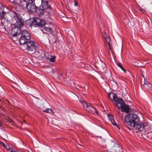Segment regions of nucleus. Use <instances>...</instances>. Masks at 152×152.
I'll list each match as a JSON object with an SVG mask.
<instances>
[{"instance_id": "obj_10", "label": "nucleus", "mask_w": 152, "mask_h": 152, "mask_svg": "<svg viewBox=\"0 0 152 152\" xmlns=\"http://www.w3.org/2000/svg\"><path fill=\"white\" fill-rule=\"evenodd\" d=\"M16 22L15 23V26H18L20 28L22 27L24 24V21L23 19L20 16H19L18 19L16 20Z\"/></svg>"}, {"instance_id": "obj_36", "label": "nucleus", "mask_w": 152, "mask_h": 152, "mask_svg": "<svg viewBox=\"0 0 152 152\" xmlns=\"http://www.w3.org/2000/svg\"><path fill=\"white\" fill-rule=\"evenodd\" d=\"M142 9H141V10H140L141 11H142Z\"/></svg>"}, {"instance_id": "obj_21", "label": "nucleus", "mask_w": 152, "mask_h": 152, "mask_svg": "<svg viewBox=\"0 0 152 152\" xmlns=\"http://www.w3.org/2000/svg\"><path fill=\"white\" fill-rule=\"evenodd\" d=\"M105 38L106 39V40L107 42L108 43L109 47V49L110 50H112V49L111 48V46H110V38L108 36H106V37H105Z\"/></svg>"}, {"instance_id": "obj_20", "label": "nucleus", "mask_w": 152, "mask_h": 152, "mask_svg": "<svg viewBox=\"0 0 152 152\" xmlns=\"http://www.w3.org/2000/svg\"><path fill=\"white\" fill-rule=\"evenodd\" d=\"M4 7L2 5L0 4V14H6V12H4Z\"/></svg>"}, {"instance_id": "obj_4", "label": "nucleus", "mask_w": 152, "mask_h": 152, "mask_svg": "<svg viewBox=\"0 0 152 152\" xmlns=\"http://www.w3.org/2000/svg\"><path fill=\"white\" fill-rule=\"evenodd\" d=\"M21 36L19 37V42L20 45H24L30 39L31 37L27 31L23 30L21 32Z\"/></svg>"}, {"instance_id": "obj_24", "label": "nucleus", "mask_w": 152, "mask_h": 152, "mask_svg": "<svg viewBox=\"0 0 152 152\" xmlns=\"http://www.w3.org/2000/svg\"><path fill=\"white\" fill-rule=\"evenodd\" d=\"M6 119L8 122L11 124H12V123H14V122L12 121V120L10 118L8 117L6 118Z\"/></svg>"}, {"instance_id": "obj_7", "label": "nucleus", "mask_w": 152, "mask_h": 152, "mask_svg": "<svg viewBox=\"0 0 152 152\" xmlns=\"http://www.w3.org/2000/svg\"><path fill=\"white\" fill-rule=\"evenodd\" d=\"M21 32L20 28L15 26L12 28L11 33L13 37H18L20 36Z\"/></svg>"}, {"instance_id": "obj_33", "label": "nucleus", "mask_w": 152, "mask_h": 152, "mask_svg": "<svg viewBox=\"0 0 152 152\" xmlns=\"http://www.w3.org/2000/svg\"><path fill=\"white\" fill-rule=\"evenodd\" d=\"M3 126V124L2 122L0 121V127H2Z\"/></svg>"}, {"instance_id": "obj_6", "label": "nucleus", "mask_w": 152, "mask_h": 152, "mask_svg": "<svg viewBox=\"0 0 152 152\" xmlns=\"http://www.w3.org/2000/svg\"><path fill=\"white\" fill-rule=\"evenodd\" d=\"M27 45V50L31 54L34 53L36 50L37 43L34 41H31L30 40L25 44Z\"/></svg>"}, {"instance_id": "obj_25", "label": "nucleus", "mask_w": 152, "mask_h": 152, "mask_svg": "<svg viewBox=\"0 0 152 152\" xmlns=\"http://www.w3.org/2000/svg\"><path fill=\"white\" fill-rule=\"evenodd\" d=\"M5 14H0V20H1V19H2L4 20V19L5 18Z\"/></svg>"}, {"instance_id": "obj_32", "label": "nucleus", "mask_w": 152, "mask_h": 152, "mask_svg": "<svg viewBox=\"0 0 152 152\" xmlns=\"http://www.w3.org/2000/svg\"><path fill=\"white\" fill-rule=\"evenodd\" d=\"M1 23H2V25L3 26H4V22H5V21H4V20L3 19H1Z\"/></svg>"}, {"instance_id": "obj_29", "label": "nucleus", "mask_w": 152, "mask_h": 152, "mask_svg": "<svg viewBox=\"0 0 152 152\" xmlns=\"http://www.w3.org/2000/svg\"><path fill=\"white\" fill-rule=\"evenodd\" d=\"M0 144L2 146H4V147L6 148V146H6L5 145L4 143L2 141H0Z\"/></svg>"}, {"instance_id": "obj_35", "label": "nucleus", "mask_w": 152, "mask_h": 152, "mask_svg": "<svg viewBox=\"0 0 152 152\" xmlns=\"http://www.w3.org/2000/svg\"><path fill=\"white\" fill-rule=\"evenodd\" d=\"M1 107H2V106H1V105H0V108H1Z\"/></svg>"}, {"instance_id": "obj_26", "label": "nucleus", "mask_w": 152, "mask_h": 152, "mask_svg": "<svg viewBox=\"0 0 152 152\" xmlns=\"http://www.w3.org/2000/svg\"><path fill=\"white\" fill-rule=\"evenodd\" d=\"M52 111V110L50 109L47 108L46 110H43V112H45L46 113H50Z\"/></svg>"}, {"instance_id": "obj_30", "label": "nucleus", "mask_w": 152, "mask_h": 152, "mask_svg": "<svg viewBox=\"0 0 152 152\" xmlns=\"http://www.w3.org/2000/svg\"><path fill=\"white\" fill-rule=\"evenodd\" d=\"M74 2H75V6H78V0H74Z\"/></svg>"}, {"instance_id": "obj_12", "label": "nucleus", "mask_w": 152, "mask_h": 152, "mask_svg": "<svg viewBox=\"0 0 152 152\" xmlns=\"http://www.w3.org/2000/svg\"><path fill=\"white\" fill-rule=\"evenodd\" d=\"M108 116L109 119L111 122L112 124L116 126L119 129H120V128L119 125L116 123L115 122V121L114 120L113 115H111L108 114Z\"/></svg>"}, {"instance_id": "obj_8", "label": "nucleus", "mask_w": 152, "mask_h": 152, "mask_svg": "<svg viewBox=\"0 0 152 152\" xmlns=\"http://www.w3.org/2000/svg\"><path fill=\"white\" fill-rule=\"evenodd\" d=\"M86 111L89 113L94 114L95 113H96L97 115L98 114L99 112H97L95 109L91 105L90 103L86 102Z\"/></svg>"}, {"instance_id": "obj_18", "label": "nucleus", "mask_w": 152, "mask_h": 152, "mask_svg": "<svg viewBox=\"0 0 152 152\" xmlns=\"http://www.w3.org/2000/svg\"><path fill=\"white\" fill-rule=\"evenodd\" d=\"M56 57L55 55L53 56L50 55V57L47 58V60L49 61L50 62H54L56 60Z\"/></svg>"}, {"instance_id": "obj_1", "label": "nucleus", "mask_w": 152, "mask_h": 152, "mask_svg": "<svg viewBox=\"0 0 152 152\" xmlns=\"http://www.w3.org/2000/svg\"><path fill=\"white\" fill-rule=\"evenodd\" d=\"M113 94V100L115 102V104L118 109L127 113L129 112L130 111L129 106L125 104L124 100L122 98H118L116 94Z\"/></svg>"}, {"instance_id": "obj_15", "label": "nucleus", "mask_w": 152, "mask_h": 152, "mask_svg": "<svg viewBox=\"0 0 152 152\" xmlns=\"http://www.w3.org/2000/svg\"><path fill=\"white\" fill-rule=\"evenodd\" d=\"M6 20L8 22L13 21L10 12L5 14V18L4 20L5 21Z\"/></svg>"}, {"instance_id": "obj_37", "label": "nucleus", "mask_w": 152, "mask_h": 152, "mask_svg": "<svg viewBox=\"0 0 152 152\" xmlns=\"http://www.w3.org/2000/svg\"><path fill=\"white\" fill-rule=\"evenodd\" d=\"M1 101V100L0 99V102Z\"/></svg>"}, {"instance_id": "obj_22", "label": "nucleus", "mask_w": 152, "mask_h": 152, "mask_svg": "<svg viewBox=\"0 0 152 152\" xmlns=\"http://www.w3.org/2000/svg\"><path fill=\"white\" fill-rule=\"evenodd\" d=\"M117 65H118V66L122 69V70L125 73H126V70L124 68V67L122 66L121 64L119 63H117Z\"/></svg>"}, {"instance_id": "obj_16", "label": "nucleus", "mask_w": 152, "mask_h": 152, "mask_svg": "<svg viewBox=\"0 0 152 152\" xmlns=\"http://www.w3.org/2000/svg\"><path fill=\"white\" fill-rule=\"evenodd\" d=\"M144 87L148 91H152V85L149 83H144L143 84Z\"/></svg>"}, {"instance_id": "obj_34", "label": "nucleus", "mask_w": 152, "mask_h": 152, "mask_svg": "<svg viewBox=\"0 0 152 152\" xmlns=\"http://www.w3.org/2000/svg\"><path fill=\"white\" fill-rule=\"evenodd\" d=\"M104 35H105V37H106V36H107V35H106V32H104Z\"/></svg>"}, {"instance_id": "obj_23", "label": "nucleus", "mask_w": 152, "mask_h": 152, "mask_svg": "<svg viewBox=\"0 0 152 152\" xmlns=\"http://www.w3.org/2000/svg\"><path fill=\"white\" fill-rule=\"evenodd\" d=\"M6 148L7 150L11 152H14L15 151L14 150H13L12 148H10L9 146H7Z\"/></svg>"}, {"instance_id": "obj_28", "label": "nucleus", "mask_w": 152, "mask_h": 152, "mask_svg": "<svg viewBox=\"0 0 152 152\" xmlns=\"http://www.w3.org/2000/svg\"><path fill=\"white\" fill-rule=\"evenodd\" d=\"M112 93H108V98H109V99L110 100H111V101H112V102H113V101H114V100H113V99H112V98L111 97V96H110V94H112Z\"/></svg>"}, {"instance_id": "obj_9", "label": "nucleus", "mask_w": 152, "mask_h": 152, "mask_svg": "<svg viewBox=\"0 0 152 152\" xmlns=\"http://www.w3.org/2000/svg\"><path fill=\"white\" fill-rule=\"evenodd\" d=\"M146 126V125L145 126L143 123H138L134 124V126L131 127H134L135 129L137 130L136 132H141L142 131Z\"/></svg>"}, {"instance_id": "obj_5", "label": "nucleus", "mask_w": 152, "mask_h": 152, "mask_svg": "<svg viewBox=\"0 0 152 152\" xmlns=\"http://www.w3.org/2000/svg\"><path fill=\"white\" fill-rule=\"evenodd\" d=\"M31 20H28L27 22V23L29 21L30 22L29 24H27V25H29L31 26H34V27L37 26L40 28H43L45 27L46 24V22L44 20L37 17L33 19L31 22Z\"/></svg>"}, {"instance_id": "obj_14", "label": "nucleus", "mask_w": 152, "mask_h": 152, "mask_svg": "<svg viewBox=\"0 0 152 152\" xmlns=\"http://www.w3.org/2000/svg\"><path fill=\"white\" fill-rule=\"evenodd\" d=\"M10 13L13 21L18 19L20 15L19 14L17 13L15 11L11 12Z\"/></svg>"}, {"instance_id": "obj_2", "label": "nucleus", "mask_w": 152, "mask_h": 152, "mask_svg": "<svg viewBox=\"0 0 152 152\" xmlns=\"http://www.w3.org/2000/svg\"><path fill=\"white\" fill-rule=\"evenodd\" d=\"M20 5L22 9H26L29 12L35 13L37 6L31 0H20Z\"/></svg>"}, {"instance_id": "obj_19", "label": "nucleus", "mask_w": 152, "mask_h": 152, "mask_svg": "<svg viewBox=\"0 0 152 152\" xmlns=\"http://www.w3.org/2000/svg\"><path fill=\"white\" fill-rule=\"evenodd\" d=\"M44 29L45 31L47 32H49L50 34H52L53 33L52 29L50 28L45 27L44 28Z\"/></svg>"}, {"instance_id": "obj_11", "label": "nucleus", "mask_w": 152, "mask_h": 152, "mask_svg": "<svg viewBox=\"0 0 152 152\" xmlns=\"http://www.w3.org/2000/svg\"><path fill=\"white\" fill-rule=\"evenodd\" d=\"M35 13H37L40 16L43 15L45 12V10L41 5L37 7Z\"/></svg>"}, {"instance_id": "obj_13", "label": "nucleus", "mask_w": 152, "mask_h": 152, "mask_svg": "<svg viewBox=\"0 0 152 152\" xmlns=\"http://www.w3.org/2000/svg\"><path fill=\"white\" fill-rule=\"evenodd\" d=\"M43 3H44V4H42L41 6H42V8H43L45 11V10H50L51 9V7L50 6H49L48 4V1L45 0L43 1Z\"/></svg>"}, {"instance_id": "obj_3", "label": "nucleus", "mask_w": 152, "mask_h": 152, "mask_svg": "<svg viewBox=\"0 0 152 152\" xmlns=\"http://www.w3.org/2000/svg\"><path fill=\"white\" fill-rule=\"evenodd\" d=\"M140 118L137 115L134 113H129L125 116V121L126 124L130 126H134V124L138 123Z\"/></svg>"}, {"instance_id": "obj_27", "label": "nucleus", "mask_w": 152, "mask_h": 152, "mask_svg": "<svg viewBox=\"0 0 152 152\" xmlns=\"http://www.w3.org/2000/svg\"><path fill=\"white\" fill-rule=\"evenodd\" d=\"M80 101L81 103L82 104L83 106H84V105L86 104V102L85 101H83L82 99L80 100ZM84 107L85 108V107Z\"/></svg>"}, {"instance_id": "obj_31", "label": "nucleus", "mask_w": 152, "mask_h": 152, "mask_svg": "<svg viewBox=\"0 0 152 152\" xmlns=\"http://www.w3.org/2000/svg\"><path fill=\"white\" fill-rule=\"evenodd\" d=\"M115 145V143L114 142H113V141H111V143H110V145L112 146H114Z\"/></svg>"}, {"instance_id": "obj_17", "label": "nucleus", "mask_w": 152, "mask_h": 152, "mask_svg": "<svg viewBox=\"0 0 152 152\" xmlns=\"http://www.w3.org/2000/svg\"><path fill=\"white\" fill-rule=\"evenodd\" d=\"M31 1L34 3L36 5L40 6L42 4H44L43 1L45 0H31Z\"/></svg>"}]
</instances>
